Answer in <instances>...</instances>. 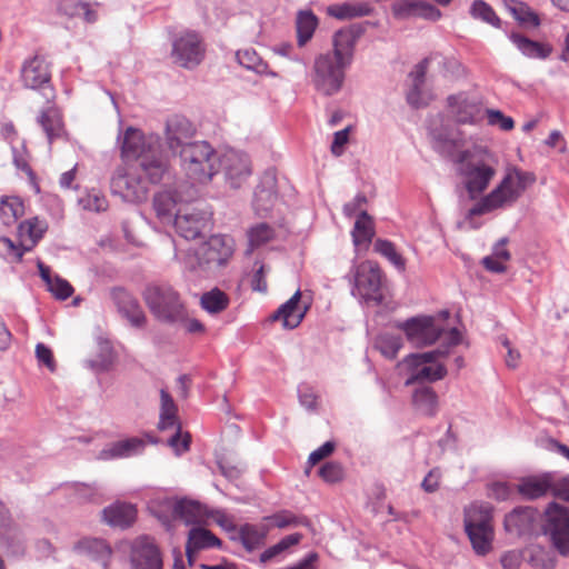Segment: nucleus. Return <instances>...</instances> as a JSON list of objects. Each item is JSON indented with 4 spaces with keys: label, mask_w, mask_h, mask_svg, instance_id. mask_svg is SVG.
<instances>
[{
    "label": "nucleus",
    "mask_w": 569,
    "mask_h": 569,
    "mask_svg": "<svg viewBox=\"0 0 569 569\" xmlns=\"http://www.w3.org/2000/svg\"><path fill=\"white\" fill-rule=\"evenodd\" d=\"M26 243L21 241L20 244H16L10 238H0V256L7 259H14L20 261L27 250H24Z\"/></svg>",
    "instance_id": "obj_52"
},
{
    "label": "nucleus",
    "mask_w": 569,
    "mask_h": 569,
    "mask_svg": "<svg viewBox=\"0 0 569 569\" xmlns=\"http://www.w3.org/2000/svg\"><path fill=\"white\" fill-rule=\"evenodd\" d=\"M301 298L300 290H297L293 296L281 305L274 313L271 316L272 321H282V327L286 329H295L297 328L307 311V307L301 310L299 307V301Z\"/></svg>",
    "instance_id": "obj_28"
},
{
    "label": "nucleus",
    "mask_w": 569,
    "mask_h": 569,
    "mask_svg": "<svg viewBox=\"0 0 569 569\" xmlns=\"http://www.w3.org/2000/svg\"><path fill=\"white\" fill-rule=\"evenodd\" d=\"M47 288L59 300H66L73 293L72 286L59 276H54Z\"/></svg>",
    "instance_id": "obj_55"
},
{
    "label": "nucleus",
    "mask_w": 569,
    "mask_h": 569,
    "mask_svg": "<svg viewBox=\"0 0 569 569\" xmlns=\"http://www.w3.org/2000/svg\"><path fill=\"white\" fill-rule=\"evenodd\" d=\"M267 530L254 525L246 523L240 527L239 539L248 551H252L263 545Z\"/></svg>",
    "instance_id": "obj_41"
},
{
    "label": "nucleus",
    "mask_w": 569,
    "mask_h": 569,
    "mask_svg": "<svg viewBox=\"0 0 569 569\" xmlns=\"http://www.w3.org/2000/svg\"><path fill=\"white\" fill-rule=\"evenodd\" d=\"M220 545L221 540L211 531L203 528H192L189 531L188 542L186 546V553L189 563H192L194 552L202 549L219 547Z\"/></svg>",
    "instance_id": "obj_29"
},
{
    "label": "nucleus",
    "mask_w": 569,
    "mask_h": 569,
    "mask_svg": "<svg viewBox=\"0 0 569 569\" xmlns=\"http://www.w3.org/2000/svg\"><path fill=\"white\" fill-rule=\"evenodd\" d=\"M87 365L96 372L108 371L112 365L111 349L107 346L94 358L89 359Z\"/></svg>",
    "instance_id": "obj_54"
},
{
    "label": "nucleus",
    "mask_w": 569,
    "mask_h": 569,
    "mask_svg": "<svg viewBox=\"0 0 569 569\" xmlns=\"http://www.w3.org/2000/svg\"><path fill=\"white\" fill-rule=\"evenodd\" d=\"M278 199L277 179L271 171L264 172L257 186L253 197V207L258 214L268 213Z\"/></svg>",
    "instance_id": "obj_21"
},
{
    "label": "nucleus",
    "mask_w": 569,
    "mask_h": 569,
    "mask_svg": "<svg viewBox=\"0 0 569 569\" xmlns=\"http://www.w3.org/2000/svg\"><path fill=\"white\" fill-rule=\"evenodd\" d=\"M329 16L339 20H346L357 17H363L369 13V9L365 4H356L350 2L335 3L327 8Z\"/></svg>",
    "instance_id": "obj_42"
},
{
    "label": "nucleus",
    "mask_w": 569,
    "mask_h": 569,
    "mask_svg": "<svg viewBox=\"0 0 569 569\" xmlns=\"http://www.w3.org/2000/svg\"><path fill=\"white\" fill-rule=\"evenodd\" d=\"M74 550L100 563L102 569H108L112 559V548L100 538H82L74 545Z\"/></svg>",
    "instance_id": "obj_24"
},
{
    "label": "nucleus",
    "mask_w": 569,
    "mask_h": 569,
    "mask_svg": "<svg viewBox=\"0 0 569 569\" xmlns=\"http://www.w3.org/2000/svg\"><path fill=\"white\" fill-rule=\"evenodd\" d=\"M171 56L173 62L186 69H193L204 57V47L199 34L184 32L172 42Z\"/></svg>",
    "instance_id": "obj_12"
},
{
    "label": "nucleus",
    "mask_w": 569,
    "mask_h": 569,
    "mask_svg": "<svg viewBox=\"0 0 569 569\" xmlns=\"http://www.w3.org/2000/svg\"><path fill=\"white\" fill-rule=\"evenodd\" d=\"M131 569H163L162 555L153 538L137 537L130 547Z\"/></svg>",
    "instance_id": "obj_14"
},
{
    "label": "nucleus",
    "mask_w": 569,
    "mask_h": 569,
    "mask_svg": "<svg viewBox=\"0 0 569 569\" xmlns=\"http://www.w3.org/2000/svg\"><path fill=\"white\" fill-rule=\"evenodd\" d=\"M119 141L124 166L114 170L110 190L126 202H142L148 198L150 184L159 183L169 170L160 137L129 127Z\"/></svg>",
    "instance_id": "obj_1"
},
{
    "label": "nucleus",
    "mask_w": 569,
    "mask_h": 569,
    "mask_svg": "<svg viewBox=\"0 0 569 569\" xmlns=\"http://www.w3.org/2000/svg\"><path fill=\"white\" fill-rule=\"evenodd\" d=\"M509 39L523 56L531 59H546L552 52L550 44L533 41L517 32H511Z\"/></svg>",
    "instance_id": "obj_30"
},
{
    "label": "nucleus",
    "mask_w": 569,
    "mask_h": 569,
    "mask_svg": "<svg viewBox=\"0 0 569 569\" xmlns=\"http://www.w3.org/2000/svg\"><path fill=\"white\" fill-rule=\"evenodd\" d=\"M210 216L208 212L196 207H180L173 220L176 231L187 240H193L201 236L202 230L208 226Z\"/></svg>",
    "instance_id": "obj_15"
},
{
    "label": "nucleus",
    "mask_w": 569,
    "mask_h": 569,
    "mask_svg": "<svg viewBox=\"0 0 569 569\" xmlns=\"http://www.w3.org/2000/svg\"><path fill=\"white\" fill-rule=\"evenodd\" d=\"M194 133V126L186 117L176 114L166 122V143L173 154L179 153L186 146H191Z\"/></svg>",
    "instance_id": "obj_17"
},
{
    "label": "nucleus",
    "mask_w": 569,
    "mask_h": 569,
    "mask_svg": "<svg viewBox=\"0 0 569 569\" xmlns=\"http://www.w3.org/2000/svg\"><path fill=\"white\" fill-rule=\"evenodd\" d=\"M24 214V204L19 197H2L0 199V219L4 226H12Z\"/></svg>",
    "instance_id": "obj_37"
},
{
    "label": "nucleus",
    "mask_w": 569,
    "mask_h": 569,
    "mask_svg": "<svg viewBox=\"0 0 569 569\" xmlns=\"http://www.w3.org/2000/svg\"><path fill=\"white\" fill-rule=\"evenodd\" d=\"M230 299L226 292L219 288H213L203 292L200 298L201 308L210 315H218L224 311L229 306Z\"/></svg>",
    "instance_id": "obj_38"
},
{
    "label": "nucleus",
    "mask_w": 569,
    "mask_h": 569,
    "mask_svg": "<svg viewBox=\"0 0 569 569\" xmlns=\"http://www.w3.org/2000/svg\"><path fill=\"white\" fill-rule=\"evenodd\" d=\"M146 448L143 439L132 437L119 441H114L106 446L100 452L98 458L101 460H111L120 458H129L141 453Z\"/></svg>",
    "instance_id": "obj_26"
},
{
    "label": "nucleus",
    "mask_w": 569,
    "mask_h": 569,
    "mask_svg": "<svg viewBox=\"0 0 569 569\" xmlns=\"http://www.w3.org/2000/svg\"><path fill=\"white\" fill-rule=\"evenodd\" d=\"M42 127L48 142L52 143L53 139L59 138L63 130V124L59 111L53 107L42 110L37 119Z\"/></svg>",
    "instance_id": "obj_35"
},
{
    "label": "nucleus",
    "mask_w": 569,
    "mask_h": 569,
    "mask_svg": "<svg viewBox=\"0 0 569 569\" xmlns=\"http://www.w3.org/2000/svg\"><path fill=\"white\" fill-rule=\"evenodd\" d=\"M351 234L353 244L357 249L368 248L375 236V227L372 218L368 214L367 211H360Z\"/></svg>",
    "instance_id": "obj_32"
},
{
    "label": "nucleus",
    "mask_w": 569,
    "mask_h": 569,
    "mask_svg": "<svg viewBox=\"0 0 569 569\" xmlns=\"http://www.w3.org/2000/svg\"><path fill=\"white\" fill-rule=\"evenodd\" d=\"M553 485V472H542L523 477L517 485L518 492L528 500H536L550 492Z\"/></svg>",
    "instance_id": "obj_23"
},
{
    "label": "nucleus",
    "mask_w": 569,
    "mask_h": 569,
    "mask_svg": "<svg viewBox=\"0 0 569 569\" xmlns=\"http://www.w3.org/2000/svg\"><path fill=\"white\" fill-rule=\"evenodd\" d=\"M433 149L443 157L451 158L455 162L460 150V141L448 134L438 133L433 136Z\"/></svg>",
    "instance_id": "obj_43"
},
{
    "label": "nucleus",
    "mask_w": 569,
    "mask_h": 569,
    "mask_svg": "<svg viewBox=\"0 0 569 569\" xmlns=\"http://www.w3.org/2000/svg\"><path fill=\"white\" fill-rule=\"evenodd\" d=\"M361 34L357 27L338 30L332 40L333 50L329 51L337 60L350 66L353 59L355 47Z\"/></svg>",
    "instance_id": "obj_20"
},
{
    "label": "nucleus",
    "mask_w": 569,
    "mask_h": 569,
    "mask_svg": "<svg viewBox=\"0 0 569 569\" xmlns=\"http://www.w3.org/2000/svg\"><path fill=\"white\" fill-rule=\"evenodd\" d=\"M296 24L298 46L303 47L312 38L318 26V19L309 10L299 11Z\"/></svg>",
    "instance_id": "obj_40"
},
{
    "label": "nucleus",
    "mask_w": 569,
    "mask_h": 569,
    "mask_svg": "<svg viewBox=\"0 0 569 569\" xmlns=\"http://www.w3.org/2000/svg\"><path fill=\"white\" fill-rule=\"evenodd\" d=\"M519 198V190L513 186L512 174H506L500 183L470 210L469 216H481L506 204L513 203Z\"/></svg>",
    "instance_id": "obj_13"
},
{
    "label": "nucleus",
    "mask_w": 569,
    "mask_h": 569,
    "mask_svg": "<svg viewBox=\"0 0 569 569\" xmlns=\"http://www.w3.org/2000/svg\"><path fill=\"white\" fill-rule=\"evenodd\" d=\"M465 531L477 555L485 556L490 551L493 540L492 526L483 528L465 529Z\"/></svg>",
    "instance_id": "obj_39"
},
{
    "label": "nucleus",
    "mask_w": 569,
    "mask_h": 569,
    "mask_svg": "<svg viewBox=\"0 0 569 569\" xmlns=\"http://www.w3.org/2000/svg\"><path fill=\"white\" fill-rule=\"evenodd\" d=\"M507 9L521 26L538 27L540 24L539 17L522 2L511 0L507 3Z\"/></svg>",
    "instance_id": "obj_45"
},
{
    "label": "nucleus",
    "mask_w": 569,
    "mask_h": 569,
    "mask_svg": "<svg viewBox=\"0 0 569 569\" xmlns=\"http://www.w3.org/2000/svg\"><path fill=\"white\" fill-rule=\"evenodd\" d=\"M507 174H512L513 186L516 190H519V197L526 190V188L532 184L536 181V177L532 172L522 171L520 169L513 168L508 171Z\"/></svg>",
    "instance_id": "obj_58"
},
{
    "label": "nucleus",
    "mask_w": 569,
    "mask_h": 569,
    "mask_svg": "<svg viewBox=\"0 0 569 569\" xmlns=\"http://www.w3.org/2000/svg\"><path fill=\"white\" fill-rule=\"evenodd\" d=\"M500 562L503 569H519L522 562V553L518 550H510L505 552Z\"/></svg>",
    "instance_id": "obj_64"
},
{
    "label": "nucleus",
    "mask_w": 569,
    "mask_h": 569,
    "mask_svg": "<svg viewBox=\"0 0 569 569\" xmlns=\"http://www.w3.org/2000/svg\"><path fill=\"white\" fill-rule=\"evenodd\" d=\"M104 523L112 528L128 529L137 519V508L132 503L116 501L101 511Z\"/></svg>",
    "instance_id": "obj_19"
},
{
    "label": "nucleus",
    "mask_w": 569,
    "mask_h": 569,
    "mask_svg": "<svg viewBox=\"0 0 569 569\" xmlns=\"http://www.w3.org/2000/svg\"><path fill=\"white\" fill-rule=\"evenodd\" d=\"M319 476L327 482H337L342 477V468L338 462H327L319 469Z\"/></svg>",
    "instance_id": "obj_61"
},
{
    "label": "nucleus",
    "mask_w": 569,
    "mask_h": 569,
    "mask_svg": "<svg viewBox=\"0 0 569 569\" xmlns=\"http://www.w3.org/2000/svg\"><path fill=\"white\" fill-rule=\"evenodd\" d=\"M349 66L337 60L330 52L316 57L312 67V83L322 96L337 94L343 87L346 70Z\"/></svg>",
    "instance_id": "obj_6"
},
{
    "label": "nucleus",
    "mask_w": 569,
    "mask_h": 569,
    "mask_svg": "<svg viewBox=\"0 0 569 569\" xmlns=\"http://www.w3.org/2000/svg\"><path fill=\"white\" fill-rule=\"evenodd\" d=\"M470 13L473 18L480 19L493 27H500V19L493 11V9L482 0H476L470 9Z\"/></svg>",
    "instance_id": "obj_49"
},
{
    "label": "nucleus",
    "mask_w": 569,
    "mask_h": 569,
    "mask_svg": "<svg viewBox=\"0 0 569 569\" xmlns=\"http://www.w3.org/2000/svg\"><path fill=\"white\" fill-rule=\"evenodd\" d=\"M375 251L385 257L399 271L406 270L405 258L396 250L395 244L386 239H377L375 242Z\"/></svg>",
    "instance_id": "obj_44"
},
{
    "label": "nucleus",
    "mask_w": 569,
    "mask_h": 569,
    "mask_svg": "<svg viewBox=\"0 0 569 569\" xmlns=\"http://www.w3.org/2000/svg\"><path fill=\"white\" fill-rule=\"evenodd\" d=\"M412 402L416 409L425 416H435L437 412L438 397L430 387L417 388L412 395Z\"/></svg>",
    "instance_id": "obj_36"
},
{
    "label": "nucleus",
    "mask_w": 569,
    "mask_h": 569,
    "mask_svg": "<svg viewBox=\"0 0 569 569\" xmlns=\"http://www.w3.org/2000/svg\"><path fill=\"white\" fill-rule=\"evenodd\" d=\"M20 78L26 88L40 90L47 101L53 100L50 67L43 57L33 56L27 59L21 66Z\"/></svg>",
    "instance_id": "obj_9"
},
{
    "label": "nucleus",
    "mask_w": 569,
    "mask_h": 569,
    "mask_svg": "<svg viewBox=\"0 0 569 569\" xmlns=\"http://www.w3.org/2000/svg\"><path fill=\"white\" fill-rule=\"evenodd\" d=\"M458 173L471 199L480 196L496 176V159L492 153L482 147H472L459 153L456 159Z\"/></svg>",
    "instance_id": "obj_2"
},
{
    "label": "nucleus",
    "mask_w": 569,
    "mask_h": 569,
    "mask_svg": "<svg viewBox=\"0 0 569 569\" xmlns=\"http://www.w3.org/2000/svg\"><path fill=\"white\" fill-rule=\"evenodd\" d=\"M419 1H398L391 7L393 14L397 18L417 17Z\"/></svg>",
    "instance_id": "obj_60"
},
{
    "label": "nucleus",
    "mask_w": 569,
    "mask_h": 569,
    "mask_svg": "<svg viewBox=\"0 0 569 569\" xmlns=\"http://www.w3.org/2000/svg\"><path fill=\"white\" fill-rule=\"evenodd\" d=\"M47 229L48 223L37 217L22 221L18 227V233L21 241L26 243L24 250H31L43 237Z\"/></svg>",
    "instance_id": "obj_31"
},
{
    "label": "nucleus",
    "mask_w": 569,
    "mask_h": 569,
    "mask_svg": "<svg viewBox=\"0 0 569 569\" xmlns=\"http://www.w3.org/2000/svg\"><path fill=\"white\" fill-rule=\"evenodd\" d=\"M550 492L553 497L569 502V475L557 478L556 472H553V485L550 488Z\"/></svg>",
    "instance_id": "obj_59"
},
{
    "label": "nucleus",
    "mask_w": 569,
    "mask_h": 569,
    "mask_svg": "<svg viewBox=\"0 0 569 569\" xmlns=\"http://www.w3.org/2000/svg\"><path fill=\"white\" fill-rule=\"evenodd\" d=\"M273 236V229L267 223H259L248 232L249 243L252 248L267 243Z\"/></svg>",
    "instance_id": "obj_50"
},
{
    "label": "nucleus",
    "mask_w": 569,
    "mask_h": 569,
    "mask_svg": "<svg viewBox=\"0 0 569 569\" xmlns=\"http://www.w3.org/2000/svg\"><path fill=\"white\" fill-rule=\"evenodd\" d=\"M219 167H221L227 182L232 188L241 187L251 176V163L248 156L233 149L226 151L219 157Z\"/></svg>",
    "instance_id": "obj_16"
},
{
    "label": "nucleus",
    "mask_w": 569,
    "mask_h": 569,
    "mask_svg": "<svg viewBox=\"0 0 569 569\" xmlns=\"http://www.w3.org/2000/svg\"><path fill=\"white\" fill-rule=\"evenodd\" d=\"M486 113L490 126H497L503 131H509L515 127L513 119L505 116L500 110L487 109Z\"/></svg>",
    "instance_id": "obj_56"
},
{
    "label": "nucleus",
    "mask_w": 569,
    "mask_h": 569,
    "mask_svg": "<svg viewBox=\"0 0 569 569\" xmlns=\"http://www.w3.org/2000/svg\"><path fill=\"white\" fill-rule=\"evenodd\" d=\"M375 345L386 358L393 359L402 348V339L400 336L383 333L377 337Z\"/></svg>",
    "instance_id": "obj_47"
},
{
    "label": "nucleus",
    "mask_w": 569,
    "mask_h": 569,
    "mask_svg": "<svg viewBox=\"0 0 569 569\" xmlns=\"http://www.w3.org/2000/svg\"><path fill=\"white\" fill-rule=\"evenodd\" d=\"M335 442L327 441L322 446H320L318 449L313 450L308 458V463L310 467L317 465L325 458L329 457L333 450H335Z\"/></svg>",
    "instance_id": "obj_63"
},
{
    "label": "nucleus",
    "mask_w": 569,
    "mask_h": 569,
    "mask_svg": "<svg viewBox=\"0 0 569 569\" xmlns=\"http://www.w3.org/2000/svg\"><path fill=\"white\" fill-rule=\"evenodd\" d=\"M448 104L459 123L473 124L481 119V104L463 94L448 97Z\"/></svg>",
    "instance_id": "obj_25"
},
{
    "label": "nucleus",
    "mask_w": 569,
    "mask_h": 569,
    "mask_svg": "<svg viewBox=\"0 0 569 569\" xmlns=\"http://www.w3.org/2000/svg\"><path fill=\"white\" fill-rule=\"evenodd\" d=\"M488 503H471L465 509V529L490 527L492 515Z\"/></svg>",
    "instance_id": "obj_34"
},
{
    "label": "nucleus",
    "mask_w": 569,
    "mask_h": 569,
    "mask_svg": "<svg viewBox=\"0 0 569 569\" xmlns=\"http://www.w3.org/2000/svg\"><path fill=\"white\" fill-rule=\"evenodd\" d=\"M233 254V241L228 236L214 234L204 242L199 252V266L212 270L226 266Z\"/></svg>",
    "instance_id": "obj_11"
},
{
    "label": "nucleus",
    "mask_w": 569,
    "mask_h": 569,
    "mask_svg": "<svg viewBox=\"0 0 569 569\" xmlns=\"http://www.w3.org/2000/svg\"><path fill=\"white\" fill-rule=\"evenodd\" d=\"M543 529L557 550L563 556L569 555V509L557 502H550L546 509Z\"/></svg>",
    "instance_id": "obj_10"
},
{
    "label": "nucleus",
    "mask_w": 569,
    "mask_h": 569,
    "mask_svg": "<svg viewBox=\"0 0 569 569\" xmlns=\"http://www.w3.org/2000/svg\"><path fill=\"white\" fill-rule=\"evenodd\" d=\"M204 513L202 505L194 500L181 499L172 506L173 518L180 519L187 525L200 522Z\"/></svg>",
    "instance_id": "obj_33"
},
{
    "label": "nucleus",
    "mask_w": 569,
    "mask_h": 569,
    "mask_svg": "<svg viewBox=\"0 0 569 569\" xmlns=\"http://www.w3.org/2000/svg\"><path fill=\"white\" fill-rule=\"evenodd\" d=\"M81 9H84V2L78 0H60L58 11L67 17H80Z\"/></svg>",
    "instance_id": "obj_62"
},
{
    "label": "nucleus",
    "mask_w": 569,
    "mask_h": 569,
    "mask_svg": "<svg viewBox=\"0 0 569 569\" xmlns=\"http://www.w3.org/2000/svg\"><path fill=\"white\" fill-rule=\"evenodd\" d=\"M537 512L531 507H518L505 517V529L513 535L521 536L531 532Z\"/></svg>",
    "instance_id": "obj_27"
},
{
    "label": "nucleus",
    "mask_w": 569,
    "mask_h": 569,
    "mask_svg": "<svg viewBox=\"0 0 569 569\" xmlns=\"http://www.w3.org/2000/svg\"><path fill=\"white\" fill-rule=\"evenodd\" d=\"M449 317V311L445 310L439 313V317L423 316L413 317L398 325L407 340L415 347H425L435 343L442 335L446 333V345H448L447 328L440 323Z\"/></svg>",
    "instance_id": "obj_7"
},
{
    "label": "nucleus",
    "mask_w": 569,
    "mask_h": 569,
    "mask_svg": "<svg viewBox=\"0 0 569 569\" xmlns=\"http://www.w3.org/2000/svg\"><path fill=\"white\" fill-rule=\"evenodd\" d=\"M236 58L239 64L248 70L258 74H264L268 72V64L263 62L258 53L252 49L237 51Z\"/></svg>",
    "instance_id": "obj_46"
},
{
    "label": "nucleus",
    "mask_w": 569,
    "mask_h": 569,
    "mask_svg": "<svg viewBox=\"0 0 569 569\" xmlns=\"http://www.w3.org/2000/svg\"><path fill=\"white\" fill-rule=\"evenodd\" d=\"M432 60H438L439 66H442V67H447V66L452 67V66L457 64L456 60H448L439 53L431 54L430 57L425 58L421 62H419L415 67V70L410 72V77L412 78L413 84H421V86L423 84L428 64Z\"/></svg>",
    "instance_id": "obj_48"
},
{
    "label": "nucleus",
    "mask_w": 569,
    "mask_h": 569,
    "mask_svg": "<svg viewBox=\"0 0 569 569\" xmlns=\"http://www.w3.org/2000/svg\"><path fill=\"white\" fill-rule=\"evenodd\" d=\"M197 197V190L191 188L188 197H182L177 191L163 190L153 197V209L161 222H171L173 209L178 203L188 202Z\"/></svg>",
    "instance_id": "obj_22"
},
{
    "label": "nucleus",
    "mask_w": 569,
    "mask_h": 569,
    "mask_svg": "<svg viewBox=\"0 0 569 569\" xmlns=\"http://www.w3.org/2000/svg\"><path fill=\"white\" fill-rule=\"evenodd\" d=\"M461 339L460 332L456 328H451L448 332V345L431 351L410 353L402 361L409 375L406 380V386L417 382H435L443 379L448 371L438 360L447 357L449 355V348L458 346Z\"/></svg>",
    "instance_id": "obj_3"
},
{
    "label": "nucleus",
    "mask_w": 569,
    "mask_h": 569,
    "mask_svg": "<svg viewBox=\"0 0 569 569\" xmlns=\"http://www.w3.org/2000/svg\"><path fill=\"white\" fill-rule=\"evenodd\" d=\"M111 296L118 311L131 323V326L137 328L144 326V311L132 295L124 289L117 288L112 290Z\"/></svg>",
    "instance_id": "obj_18"
},
{
    "label": "nucleus",
    "mask_w": 569,
    "mask_h": 569,
    "mask_svg": "<svg viewBox=\"0 0 569 569\" xmlns=\"http://www.w3.org/2000/svg\"><path fill=\"white\" fill-rule=\"evenodd\" d=\"M272 525L277 528L296 527L300 525H308V521L303 518H299L288 510L277 512L268 518Z\"/></svg>",
    "instance_id": "obj_53"
},
{
    "label": "nucleus",
    "mask_w": 569,
    "mask_h": 569,
    "mask_svg": "<svg viewBox=\"0 0 569 569\" xmlns=\"http://www.w3.org/2000/svg\"><path fill=\"white\" fill-rule=\"evenodd\" d=\"M143 299L153 317L163 323L174 325L187 319V308L180 293L168 283H151L143 291Z\"/></svg>",
    "instance_id": "obj_5"
},
{
    "label": "nucleus",
    "mask_w": 569,
    "mask_h": 569,
    "mask_svg": "<svg viewBox=\"0 0 569 569\" xmlns=\"http://www.w3.org/2000/svg\"><path fill=\"white\" fill-rule=\"evenodd\" d=\"M79 206L88 211L101 212L108 208L107 199L99 192L92 191L79 198Z\"/></svg>",
    "instance_id": "obj_51"
},
{
    "label": "nucleus",
    "mask_w": 569,
    "mask_h": 569,
    "mask_svg": "<svg viewBox=\"0 0 569 569\" xmlns=\"http://www.w3.org/2000/svg\"><path fill=\"white\" fill-rule=\"evenodd\" d=\"M179 164L182 173L192 183H207L218 172L219 156L213 147L197 140L179 150Z\"/></svg>",
    "instance_id": "obj_4"
},
{
    "label": "nucleus",
    "mask_w": 569,
    "mask_h": 569,
    "mask_svg": "<svg viewBox=\"0 0 569 569\" xmlns=\"http://www.w3.org/2000/svg\"><path fill=\"white\" fill-rule=\"evenodd\" d=\"M191 437L189 432L182 433L181 428H177V431L169 438L168 445L174 450L177 455L186 452L190 448Z\"/></svg>",
    "instance_id": "obj_57"
},
{
    "label": "nucleus",
    "mask_w": 569,
    "mask_h": 569,
    "mask_svg": "<svg viewBox=\"0 0 569 569\" xmlns=\"http://www.w3.org/2000/svg\"><path fill=\"white\" fill-rule=\"evenodd\" d=\"M382 278V271L377 262L371 260L360 262L351 270L352 295L366 302L381 303Z\"/></svg>",
    "instance_id": "obj_8"
}]
</instances>
